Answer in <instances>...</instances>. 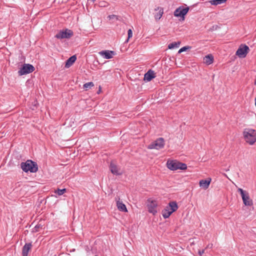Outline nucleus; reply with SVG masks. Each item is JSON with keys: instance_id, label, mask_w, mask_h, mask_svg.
Returning <instances> with one entry per match:
<instances>
[{"instance_id": "nucleus-11", "label": "nucleus", "mask_w": 256, "mask_h": 256, "mask_svg": "<svg viewBox=\"0 0 256 256\" xmlns=\"http://www.w3.org/2000/svg\"><path fill=\"white\" fill-rule=\"evenodd\" d=\"M243 202L246 206H252L253 204L252 200L250 198L249 194L247 192L242 196Z\"/></svg>"}, {"instance_id": "nucleus-26", "label": "nucleus", "mask_w": 256, "mask_h": 256, "mask_svg": "<svg viewBox=\"0 0 256 256\" xmlns=\"http://www.w3.org/2000/svg\"><path fill=\"white\" fill-rule=\"evenodd\" d=\"M42 228V226L40 224H36L32 229V232H38L39 231L40 228Z\"/></svg>"}, {"instance_id": "nucleus-24", "label": "nucleus", "mask_w": 256, "mask_h": 256, "mask_svg": "<svg viewBox=\"0 0 256 256\" xmlns=\"http://www.w3.org/2000/svg\"><path fill=\"white\" fill-rule=\"evenodd\" d=\"M65 192H66V189H59L58 188L57 190L55 191V192L58 195L61 196Z\"/></svg>"}, {"instance_id": "nucleus-15", "label": "nucleus", "mask_w": 256, "mask_h": 256, "mask_svg": "<svg viewBox=\"0 0 256 256\" xmlns=\"http://www.w3.org/2000/svg\"><path fill=\"white\" fill-rule=\"evenodd\" d=\"M156 77L155 73L154 71L150 70L144 74V80L148 82L150 81L152 78Z\"/></svg>"}, {"instance_id": "nucleus-27", "label": "nucleus", "mask_w": 256, "mask_h": 256, "mask_svg": "<svg viewBox=\"0 0 256 256\" xmlns=\"http://www.w3.org/2000/svg\"><path fill=\"white\" fill-rule=\"evenodd\" d=\"M190 48V46H184L180 48L178 52V53H181L183 52L186 51L187 50H188Z\"/></svg>"}, {"instance_id": "nucleus-1", "label": "nucleus", "mask_w": 256, "mask_h": 256, "mask_svg": "<svg viewBox=\"0 0 256 256\" xmlns=\"http://www.w3.org/2000/svg\"><path fill=\"white\" fill-rule=\"evenodd\" d=\"M243 136L246 142L250 145L256 142V130L252 128H246L243 132Z\"/></svg>"}, {"instance_id": "nucleus-6", "label": "nucleus", "mask_w": 256, "mask_h": 256, "mask_svg": "<svg viewBox=\"0 0 256 256\" xmlns=\"http://www.w3.org/2000/svg\"><path fill=\"white\" fill-rule=\"evenodd\" d=\"M34 70V66L30 64H24L18 71L19 76H22L32 72Z\"/></svg>"}, {"instance_id": "nucleus-23", "label": "nucleus", "mask_w": 256, "mask_h": 256, "mask_svg": "<svg viewBox=\"0 0 256 256\" xmlns=\"http://www.w3.org/2000/svg\"><path fill=\"white\" fill-rule=\"evenodd\" d=\"M93 86H94V84L92 82H86L83 86L84 88L86 90L91 88Z\"/></svg>"}, {"instance_id": "nucleus-4", "label": "nucleus", "mask_w": 256, "mask_h": 256, "mask_svg": "<svg viewBox=\"0 0 256 256\" xmlns=\"http://www.w3.org/2000/svg\"><path fill=\"white\" fill-rule=\"evenodd\" d=\"M166 166L168 169L172 170H184L187 168L186 164L180 162L176 160H168L166 162Z\"/></svg>"}, {"instance_id": "nucleus-20", "label": "nucleus", "mask_w": 256, "mask_h": 256, "mask_svg": "<svg viewBox=\"0 0 256 256\" xmlns=\"http://www.w3.org/2000/svg\"><path fill=\"white\" fill-rule=\"evenodd\" d=\"M158 9L159 10L158 12L156 14H154V18L156 20H159L161 18L164 14L162 8H158Z\"/></svg>"}, {"instance_id": "nucleus-13", "label": "nucleus", "mask_w": 256, "mask_h": 256, "mask_svg": "<svg viewBox=\"0 0 256 256\" xmlns=\"http://www.w3.org/2000/svg\"><path fill=\"white\" fill-rule=\"evenodd\" d=\"M110 172L114 174L119 176L122 174L120 171V169L116 165L113 163H111L110 166Z\"/></svg>"}, {"instance_id": "nucleus-25", "label": "nucleus", "mask_w": 256, "mask_h": 256, "mask_svg": "<svg viewBox=\"0 0 256 256\" xmlns=\"http://www.w3.org/2000/svg\"><path fill=\"white\" fill-rule=\"evenodd\" d=\"M120 17L118 16H116V15H114V14H112V15H110L108 16V18L110 20H119V18Z\"/></svg>"}, {"instance_id": "nucleus-9", "label": "nucleus", "mask_w": 256, "mask_h": 256, "mask_svg": "<svg viewBox=\"0 0 256 256\" xmlns=\"http://www.w3.org/2000/svg\"><path fill=\"white\" fill-rule=\"evenodd\" d=\"M250 48L248 46L245 44H242L236 50V54L240 58H244L246 56Z\"/></svg>"}, {"instance_id": "nucleus-12", "label": "nucleus", "mask_w": 256, "mask_h": 256, "mask_svg": "<svg viewBox=\"0 0 256 256\" xmlns=\"http://www.w3.org/2000/svg\"><path fill=\"white\" fill-rule=\"evenodd\" d=\"M99 54L102 56L104 58L110 59L112 58V55H114V52L112 50H102L99 52Z\"/></svg>"}, {"instance_id": "nucleus-30", "label": "nucleus", "mask_w": 256, "mask_h": 256, "mask_svg": "<svg viewBox=\"0 0 256 256\" xmlns=\"http://www.w3.org/2000/svg\"><path fill=\"white\" fill-rule=\"evenodd\" d=\"M204 252V250H202V251L200 250L198 252V254H199L200 256H202Z\"/></svg>"}, {"instance_id": "nucleus-19", "label": "nucleus", "mask_w": 256, "mask_h": 256, "mask_svg": "<svg viewBox=\"0 0 256 256\" xmlns=\"http://www.w3.org/2000/svg\"><path fill=\"white\" fill-rule=\"evenodd\" d=\"M204 60L205 64L209 65L213 62L214 57L212 54H208L204 58Z\"/></svg>"}, {"instance_id": "nucleus-33", "label": "nucleus", "mask_w": 256, "mask_h": 256, "mask_svg": "<svg viewBox=\"0 0 256 256\" xmlns=\"http://www.w3.org/2000/svg\"><path fill=\"white\" fill-rule=\"evenodd\" d=\"M100 90H99L98 92V94H99V92H100Z\"/></svg>"}, {"instance_id": "nucleus-21", "label": "nucleus", "mask_w": 256, "mask_h": 256, "mask_svg": "<svg viewBox=\"0 0 256 256\" xmlns=\"http://www.w3.org/2000/svg\"><path fill=\"white\" fill-rule=\"evenodd\" d=\"M180 44V42H174L170 43L168 45V48L169 49H172V48H178Z\"/></svg>"}, {"instance_id": "nucleus-14", "label": "nucleus", "mask_w": 256, "mask_h": 256, "mask_svg": "<svg viewBox=\"0 0 256 256\" xmlns=\"http://www.w3.org/2000/svg\"><path fill=\"white\" fill-rule=\"evenodd\" d=\"M32 244L31 243H26L22 248V256H28L29 251L32 249Z\"/></svg>"}, {"instance_id": "nucleus-32", "label": "nucleus", "mask_w": 256, "mask_h": 256, "mask_svg": "<svg viewBox=\"0 0 256 256\" xmlns=\"http://www.w3.org/2000/svg\"><path fill=\"white\" fill-rule=\"evenodd\" d=\"M100 90H99L98 92V94H99V92H100Z\"/></svg>"}, {"instance_id": "nucleus-28", "label": "nucleus", "mask_w": 256, "mask_h": 256, "mask_svg": "<svg viewBox=\"0 0 256 256\" xmlns=\"http://www.w3.org/2000/svg\"><path fill=\"white\" fill-rule=\"evenodd\" d=\"M128 39L126 40V42H128V40L132 37V31L131 29H129L128 31Z\"/></svg>"}, {"instance_id": "nucleus-22", "label": "nucleus", "mask_w": 256, "mask_h": 256, "mask_svg": "<svg viewBox=\"0 0 256 256\" xmlns=\"http://www.w3.org/2000/svg\"><path fill=\"white\" fill-rule=\"evenodd\" d=\"M227 0H212L210 3L212 5L216 6L218 4H224L226 2Z\"/></svg>"}, {"instance_id": "nucleus-8", "label": "nucleus", "mask_w": 256, "mask_h": 256, "mask_svg": "<svg viewBox=\"0 0 256 256\" xmlns=\"http://www.w3.org/2000/svg\"><path fill=\"white\" fill-rule=\"evenodd\" d=\"M189 9L188 6L186 8L180 6L175 10L174 14L176 17L182 18V20H184V16L188 13Z\"/></svg>"}, {"instance_id": "nucleus-10", "label": "nucleus", "mask_w": 256, "mask_h": 256, "mask_svg": "<svg viewBox=\"0 0 256 256\" xmlns=\"http://www.w3.org/2000/svg\"><path fill=\"white\" fill-rule=\"evenodd\" d=\"M148 204H147V207L148 208V211L150 213H152L154 214L157 212L156 210V206H157V202L156 200H148Z\"/></svg>"}, {"instance_id": "nucleus-7", "label": "nucleus", "mask_w": 256, "mask_h": 256, "mask_svg": "<svg viewBox=\"0 0 256 256\" xmlns=\"http://www.w3.org/2000/svg\"><path fill=\"white\" fill-rule=\"evenodd\" d=\"M73 34V32L72 30L66 29L65 30L60 31L55 36V37L58 39L70 38Z\"/></svg>"}, {"instance_id": "nucleus-2", "label": "nucleus", "mask_w": 256, "mask_h": 256, "mask_svg": "<svg viewBox=\"0 0 256 256\" xmlns=\"http://www.w3.org/2000/svg\"><path fill=\"white\" fill-rule=\"evenodd\" d=\"M20 167L24 172L30 171V172H36L38 170L36 162L32 160H27L25 162H22Z\"/></svg>"}, {"instance_id": "nucleus-16", "label": "nucleus", "mask_w": 256, "mask_h": 256, "mask_svg": "<svg viewBox=\"0 0 256 256\" xmlns=\"http://www.w3.org/2000/svg\"><path fill=\"white\" fill-rule=\"evenodd\" d=\"M211 178H208L206 180H202L200 181L199 184L200 187H202L204 189H207L210 183Z\"/></svg>"}, {"instance_id": "nucleus-31", "label": "nucleus", "mask_w": 256, "mask_h": 256, "mask_svg": "<svg viewBox=\"0 0 256 256\" xmlns=\"http://www.w3.org/2000/svg\"><path fill=\"white\" fill-rule=\"evenodd\" d=\"M100 90H99L98 92V94H99V92H100Z\"/></svg>"}, {"instance_id": "nucleus-3", "label": "nucleus", "mask_w": 256, "mask_h": 256, "mask_svg": "<svg viewBox=\"0 0 256 256\" xmlns=\"http://www.w3.org/2000/svg\"><path fill=\"white\" fill-rule=\"evenodd\" d=\"M178 209V206L175 201L170 202L168 205L166 206L162 212V215L164 218L169 216Z\"/></svg>"}, {"instance_id": "nucleus-17", "label": "nucleus", "mask_w": 256, "mask_h": 256, "mask_svg": "<svg viewBox=\"0 0 256 256\" xmlns=\"http://www.w3.org/2000/svg\"><path fill=\"white\" fill-rule=\"evenodd\" d=\"M116 206L119 210L123 212H128L126 205L122 202V201L120 200V198H118V200H116Z\"/></svg>"}, {"instance_id": "nucleus-29", "label": "nucleus", "mask_w": 256, "mask_h": 256, "mask_svg": "<svg viewBox=\"0 0 256 256\" xmlns=\"http://www.w3.org/2000/svg\"><path fill=\"white\" fill-rule=\"evenodd\" d=\"M238 192H240V195H241L242 196L248 192H246V190H243L241 188H238Z\"/></svg>"}, {"instance_id": "nucleus-18", "label": "nucleus", "mask_w": 256, "mask_h": 256, "mask_svg": "<svg viewBox=\"0 0 256 256\" xmlns=\"http://www.w3.org/2000/svg\"><path fill=\"white\" fill-rule=\"evenodd\" d=\"M76 55H74L70 56L66 60V62L65 67L66 68H70L76 62Z\"/></svg>"}, {"instance_id": "nucleus-5", "label": "nucleus", "mask_w": 256, "mask_h": 256, "mask_svg": "<svg viewBox=\"0 0 256 256\" xmlns=\"http://www.w3.org/2000/svg\"><path fill=\"white\" fill-rule=\"evenodd\" d=\"M164 144L165 143L164 138H159L149 144L148 146V148L160 150L164 148Z\"/></svg>"}]
</instances>
